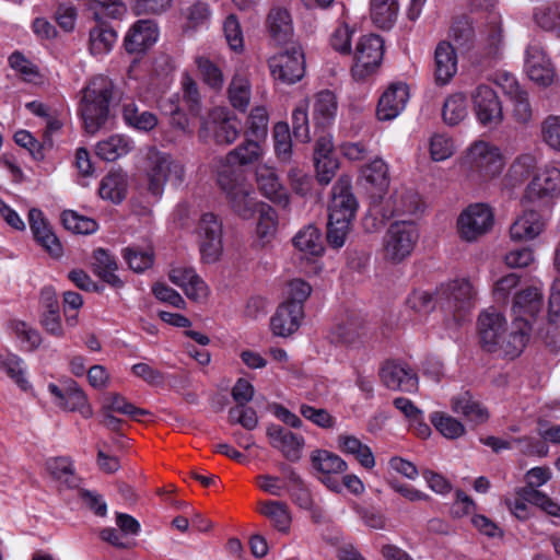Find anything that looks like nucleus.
<instances>
[{"label":"nucleus","instance_id":"nucleus-1","mask_svg":"<svg viewBox=\"0 0 560 560\" xmlns=\"http://www.w3.org/2000/svg\"><path fill=\"white\" fill-rule=\"evenodd\" d=\"M542 304V291L537 285H529L514 293L511 307L513 315L511 339L505 346L506 352L512 357H517L526 346L532 331V322L541 311Z\"/></svg>","mask_w":560,"mask_h":560},{"label":"nucleus","instance_id":"nucleus-2","mask_svg":"<svg viewBox=\"0 0 560 560\" xmlns=\"http://www.w3.org/2000/svg\"><path fill=\"white\" fill-rule=\"evenodd\" d=\"M113 90V82L105 75L93 77L82 89L79 112L89 133H95L105 125Z\"/></svg>","mask_w":560,"mask_h":560},{"label":"nucleus","instance_id":"nucleus-3","mask_svg":"<svg viewBox=\"0 0 560 560\" xmlns=\"http://www.w3.org/2000/svg\"><path fill=\"white\" fill-rule=\"evenodd\" d=\"M217 182L231 210L241 219H252L261 203L244 174L235 168H221Z\"/></svg>","mask_w":560,"mask_h":560},{"label":"nucleus","instance_id":"nucleus-4","mask_svg":"<svg viewBox=\"0 0 560 560\" xmlns=\"http://www.w3.org/2000/svg\"><path fill=\"white\" fill-rule=\"evenodd\" d=\"M462 165L471 182L483 183L501 174L504 161L498 147L478 140L467 149Z\"/></svg>","mask_w":560,"mask_h":560},{"label":"nucleus","instance_id":"nucleus-5","mask_svg":"<svg viewBox=\"0 0 560 560\" xmlns=\"http://www.w3.org/2000/svg\"><path fill=\"white\" fill-rule=\"evenodd\" d=\"M148 190L154 197H161L164 187L170 183L177 188L185 180V170L180 162L170 153L151 148L147 154Z\"/></svg>","mask_w":560,"mask_h":560},{"label":"nucleus","instance_id":"nucleus-6","mask_svg":"<svg viewBox=\"0 0 560 560\" xmlns=\"http://www.w3.org/2000/svg\"><path fill=\"white\" fill-rule=\"evenodd\" d=\"M419 240V230L411 220L393 222L383 237L384 259L399 264L411 255Z\"/></svg>","mask_w":560,"mask_h":560},{"label":"nucleus","instance_id":"nucleus-7","mask_svg":"<svg viewBox=\"0 0 560 560\" xmlns=\"http://www.w3.org/2000/svg\"><path fill=\"white\" fill-rule=\"evenodd\" d=\"M384 56L381 36L366 34L360 37L353 51L351 74L357 81H364L380 68Z\"/></svg>","mask_w":560,"mask_h":560},{"label":"nucleus","instance_id":"nucleus-8","mask_svg":"<svg viewBox=\"0 0 560 560\" xmlns=\"http://www.w3.org/2000/svg\"><path fill=\"white\" fill-rule=\"evenodd\" d=\"M438 301L441 308L452 313L456 319H460L474 307L476 290L469 280L456 279L441 285L438 290Z\"/></svg>","mask_w":560,"mask_h":560},{"label":"nucleus","instance_id":"nucleus-9","mask_svg":"<svg viewBox=\"0 0 560 560\" xmlns=\"http://www.w3.org/2000/svg\"><path fill=\"white\" fill-rule=\"evenodd\" d=\"M272 78L285 84H294L305 74L304 54L299 45H292L268 60Z\"/></svg>","mask_w":560,"mask_h":560},{"label":"nucleus","instance_id":"nucleus-10","mask_svg":"<svg viewBox=\"0 0 560 560\" xmlns=\"http://www.w3.org/2000/svg\"><path fill=\"white\" fill-rule=\"evenodd\" d=\"M492 210L485 203L469 205L457 219V233L466 242H475L493 225Z\"/></svg>","mask_w":560,"mask_h":560},{"label":"nucleus","instance_id":"nucleus-11","mask_svg":"<svg viewBox=\"0 0 560 560\" xmlns=\"http://www.w3.org/2000/svg\"><path fill=\"white\" fill-rule=\"evenodd\" d=\"M372 208L383 219L415 214L420 209V197L412 188L400 186L388 197L375 199Z\"/></svg>","mask_w":560,"mask_h":560},{"label":"nucleus","instance_id":"nucleus-12","mask_svg":"<svg viewBox=\"0 0 560 560\" xmlns=\"http://www.w3.org/2000/svg\"><path fill=\"white\" fill-rule=\"evenodd\" d=\"M505 318L495 310H488L482 312L478 318V329L482 347L487 351H494L501 348L504 353L511 358L506 352V345L509 342L510 334L505 336Z\"/></svg>","mask_w":560,"mask_h":560},{"label":"nucleus","instance_id":"nucleus-13","mask_svg":"<svg viewBox=\"0 0 560 560\" xmlns=\"http://www.w3.org/2000/svg\"><path fill=\"white\" fill-rule=\"evenodd\" d=\"M471 101L477 120L488 128H494L503 120L501 102L494 90L486 84L471 92Z\"/></svg>","mask_w":560,"mask_h":560},{"label":"nucleus","instance_id":"nucleus-14","mask_svg":"<svg viewBox=\"0 0 560 560\" xmlns=\"http://www.w3.org/2000/svg\"><path fill=\"white\" fill-rule=\"evenodd\" d=\"M368 327L365 317L357 312H350L338 319L329 332L330 341L350 348L363 343Z\"/></svg>","mask_w":560,"mask_h":560},{"label":"nucleus","instance_id":"nucleus-15","mask_svg":"<svg viewBox=\"0 0 560 560\" xmlns=\"http://www.w3.org/2000/svg\"><path fill=\"white\" fill-rule=\"evenodd\" d=\"M200 252L207 262L215 261L222 249V222L211 212L203 213L198 223Z\"/></svg>","mask_w":560,"mask_h":560},{"label":"nucleus","instance_id":"nucleus-16","mask_svg":"<svg viewBox=\"0 0 560 560\" xmlns=\"http://www.w3.org/2000/svg\"><path fill=\"white\" fill-rule=\"evenodd\" d=\"M528 201L548 205L560 197V170L551 166L535 175L528 184L526 195Z\"/></svg>","mask_w":560,"mask_h":560},{"label":"nucleus","instance_id":"nucleus-17","mask_svg":"<svg viewBox=\"0 0 560 560\" xmlns=\"http://www.w3.org/2000/svg\"><path fill=\"white\" fill-rule=\"evenodd\" d=\"M358 210V201L352 194L349 180H339L332 187V198L329 205L330 220L335 222H351Z\"/></svg>","mask_w":560,"mask_h":560},{"label":"nucleus","instance_id":"nucleus-18","mask_svg":"<svg viewBox=\"0 0 560 560\" xmlns=\"http://www.w3.org/2000/svg\"><path fill=\"white\" fill-rule=\"evenodd\" d=\"M380 378L392 390L412 393L418 388V377L413 370L396 361H387L382 365Z\"/></svg>","mask_w":560,"mask_h":560},{"label":"nucleus","instance_id":"nucleus-19","mask_svg":"<svg viewBox=\"0 0 560 560\" xmlns=\"http://www.w3.org/2000/svg\"><path fill=\"white\" fill-rule=\"evenodd\" d=\"M266 30L270 42L276 46L295 45L293 21L290 12L280 7L272 8L266 19Z\"/></svg>","mask_w":560,"mask_h":560},{"label":"nucleus","instance_id":"nucleus-20","mask_svg":"<svg viewBox=\"0 0 560 560\" xmlns=\"http://www.w3.org/2000/svg\"><path fill=\"white\" fill-rule=\"evenodd\" d=\"M158 38V24L153 20H139L126 34L124 46L129 54H140L153 46Z\"/></svg>","mask_w":560,"mask_h":560},{"label":"nucleus","instance_id":"nucleus-21","mask_svg":"<svg viewBox=\"0 0 560 560\" xmlns=\"http://www.w3.org/2000/svg\"><path fill=\"white\" fill-rule=\"evenodd\" d=\"M409 100V89L405 83H393L383 93L377 105V117L380 120H392L396 118L406 107Z\"/></svg>","mask_w":560,"mask_h":560},{"label":"nucleus","instance_id":"nucleus-22","mask_svg":"<svg viewBox=\"0 0 560 560\" xmlns=\"http://www.w3.org/2000/svg\"><path fill=\"white\" fill-rule=\"evenodd\" d=\"M272 447L278 448L290 462H298L301 458L304 439L280 425H270L267 429Z\"/></svg>","mask_w":560,"mask_h":560},{"label":"nucleus","instance_id":"nucleus-23","mask_svg":"<svg viewBox=\"0 0 560 560\" xmlns=\"http://www.w3.org/2000/svg\"><path fill=\"white\" fill-rule=\"evenodd\" d=\"M303 318V307L299 303H282L271 317L270 326L276 336L287 337L296 331Z\"/></svg>","mask_w":560,"mask_h":560},{"label":"nucleus","instance_id":"nucleus-24","mask_svg":"<svg viewBox=\"0 0 560 560\" xmlns=\"http://www.w3.org/2000/svg\"><path fill=\"white\" fill-rule=\"evenodd\" d=\"M213 138L219 144L234 142L241 132V121L226 108H215L210 114Z\"/></svg>","mask_w":560,"mask_h":560},{"label":"nucleus","instance_id":"nucleus-25","mask_svg":"<svg viewBox=\"0 0 560 560\" xmlns=\"http://www.w3.org/2000/svg\"><path fill=\"white\" fill-rule=\"evenodd\" d=\"M525 69L528 78L540 85H549L553 80L550 61L538 45L527 47Z\"/></svg>","mask_w":560,"mask_h":560},{"label":"nucleus","instance_id":"nucleus-26","mask_svg":"<svg viewBox=\"0 0 560 560\" xmlns=\"http://www.w3.org/2000/svg\"><path fill=\"white\" fill-rule=\"evenodd\" d=\"M546 228L545 218L537 211H524L510 228L513 241H532L539 236Z\"/></svg>","mask_w":560,"mask_h":560},{"label":"nucleus","instance_id":"nucleus-27","mask_svg":"<svg viewBox=\"0 0 560 560\" xmlns=\"http://www.w3.org/2000/svg\"><path fill=\"white\" fill-rule=\"evenodd\" d=\"M168 278L192 300H200L207 296V285L192 268L174 267L171 269Z\"/></svg>","mask_w":560,"mask_h":560},{"label":"nucleus","instance_id":"nucleus-28","mask_svg":"<svg viewBox=\"0 0 560 560\" xmlns=\"http://www.w3.org/2000/svg\"><path fill=\"white\" fill-rule=\"evenodd\" d=\"M504 40L501 24L497 21L490 22L481 36L479 51L483 62L491 65L499 60L503 55Z\"/></svg>","mask_w":560,"mask_h":560},{"label":"nucleus","instance_id":"nucleus-29","mask_svg":"<svg viewBox=\"0 0 560 560\" xmlns=\"http://www.w3.org/2000/svg\"><path fill=\"white\" fill-rule=\"evenodd\" d=\"M256 182L260 192L273 202L285 205L288 196L273 167L259 165L256 168Z\"/></svg>","mask_w":560,"mask_h":560},{"label":"nucleus","instance_id":"nucleus-30","mask_svg":"<svg viewBox=\"0 0 560 560\" xmlns=\"http://www.w3.org/2000/svg\"><path fill=\"white\" fill-rule=\"evenodd\" d=\"M434 75L436 82L447 83L457 71V56L454 47L446 42H441L434 52Z\"/></svg>","mask_w":560,"mask_h":560},{"label":"nucleus","instance_id":"nucleus-31","mask_svg":"<svg viewBox=\"0 0 560 560\" xmlns=\"http://www.w3.org/2000/svg\"><path fill=\"white\" fill-rule=\"evenodd\" d=\"M452 410L477 424L489 419V412L469 392L459 393L451 400Z\"/></svg>","mask_w":560,"mask_h":560},{"label":"nucleus","instance_id":"nucleus-32","mask_svg":"<svg viewBox=\"0 0 560 560\" xmlns=\"http://www.w3.org/2000/svg\"><path fill=\"white\" fill-rule=\"evenodd\" d=\"M337 110V97L331 91L324 90L314 95L313 120L316 126L322 128L330 126L336 118Z\"/></svg>","mask_w":560,"mask_h":560},{"label":"nucleus","instance_id":"nucleus-33","mask_svg":"<svg viewBox=\"0 0 560 560\" xmlns=\"http://www.w3.org/2000/svg\"><path fill=\"white\" fill-rule=\"evenodd\" d=\"M135 149L133 140L125 135H113L97 142L95 152L97 156L107 162H114L126 156Z\"/></svg>","mask_w":560,"mask_h":560},{"label":"nucleus","instance_id":"nucleus-34","mask_svg":"<svg viewBox=\"0 0 560 560\" xmlns=\"http://www.w3.org/2000/svg\"><path fill=\"white\" fill-rule=\"evenodd\" d=\"M338 447L343 454L352 455L362 467L372 469L375 466V457L371 447L362 443L357 436L340 434Z\"/></svg>","mask_w":560,"mask_h":560},{"label":"nucleus","instance_id":"nucleus-35","mask_svg":"<svg viewBox=\"0 0 560 560\" xmlns=\"http://www.w3.org/2000/svg\"><path fill=\"white\" fill-rule=\"evenodd\" d=\"M264 150L258 140H245L226 155V165L222 168H234V165H250L258 162Z\"/></svg>","mask_w":560,"mask_h":560},{"label":"nucleus","instance_id":"nucleus-36","mask_svg":"<svg viewBox=\"0 0 560 560\" xmlns=\"http://www.w3.org/2000/svg\"><path fill=\"white\" fill-rule=\"evenodd\" d=\"M252 98V85L248 78L241 73H235L228 86V100L231 106L245 113Z\"/></svg>","mask_w":560,"mask_h":560},{"label":"nucleus","instance_id":"nucleus-37","mask_svg":"<svg viewBox=\"0 0 560 560\" xmlns=\"http://www.w3.org/2000/svg\"><path fill=\"white\" fill-rule=\"evenodd\" d=\"M292 242L294 247L306 257L320 256L324 252L320 231L313 224L300 230Z\"/></svg>","mask_w":560,"mask_h":560},{"label":"nucleus","instance_id":"nucleus-38","mask_svg":"<svg viewBox=\"0 0 560 560\" xmlns=\"http://www.w3.org/2000/svg\"><path fill=\"white\" fill-rule=\"evenodd\" d=\"M127 175L121 171L108 173L101 182L100 196L114 203H120L127 195Z\"/></svg>","mask_w":560,"mask_h":560},{"label":"nucleus","instance_id":"nucleus-39","mask_svg":"<svg viewBox=\"0 0 560 560\" xmlns=\"http://www.w3.org/2000/svg\"><path fill=\"white\" fill-rule=\"evenodd\" d=\"M94 272L106 283L114 288L122 287L124 282L115 273L117 264L115 258L105 249L97 248L94 250Z\"/></svg>","mask_w":560,"mask_h":560},{"label":"nucleus","instance_id":"nucleus-40","mask_svg":"<svg viewBox=\"0 0 560 560\" xmlns=\"http://www.w3.org/2000/svg\"><path fill=\"white\" fill-rule=\"evenodd\" d=\"M314 469L320 475H340L348 469L347 463L337 454L316 450L311 455Z\"/></svg>","mask_w":560,"mask_h":560},{"label":"nucleus","instance_id":"nucleus-41","mask_svg":"<svg viewBox=\"0 0 560 560\" xmlns=\"http://www.w3.org/2000/svg\"><path fill=\"white\" fill-rule=\"evenodd\" d=\"M256 212H258L256 235L265 245L276 236L279 223L278 212L271 206L262 202Z\"/></svg>","mask_w":560,"mask_h":560},{"label":"nucleus","instance_id":"nucleus-42","mask_svg":"<svg viewBox=\"0 0 560 560\" xmlns=\"http://www.w3.org/2000/svg\"><path fill=\"white\" fill-rule=\"evenodd\" d=\"M371 18L380 28H390L398 16V0H371Z\"/></svg>","mask_w":560,"mask_h":560},{"label":"nucleus","instance_id":"nucleus-43","mask_svg":"<svg viewBox=\"0 0 560 560\" xmlns=\"http://www.w3.org/2000/svg\"><path fill=\"white\" fill-rule=\"evenodd\" d=\"M361 178L376 190H384L389 185L388 166L384 160L375 158L361 168Z\"/></svg>","mask_w":560,"mask_h":560},{"label":"nucleus","instance_id":"nucleus-44","mask_svg":"<svg viewBox=\"0 0 560 560\" xmlns=\"http://www.w3.org/2000/svg\"><path fill=\"white\" fill-rule=\"evenodd\" d=\"M182 98L179 94L174 93L170 96L162 97L159 106L164 115L171 117V125L183 132H187L189 128V120L182 109Z\"/></svg>","mask_w":560,"mask_h":560},{"label":"nucleus","instance_id":"nucleus-45","mask_svg":"<svg viewBox=\"0 0 560 560\" xmlns=\"http://www.w3.org/2000/svg\"><path fill=\"white\" fill-rule=\"evenodd\" d=\"M125 122L140 131H150L158 125V117L148 110H140L135 103H127L122 107Z\"/></svg>","mask_w":560,"mask_h":560},{"label":"nucleus","instance_id":"nucleus-46","mask_svg":"<svg viewBox=\"0 0 560 560\" xmlns=\"http://www.w3.org/2000/svg\"><path fill=\"white\" fill-rule=\"evenodd\" d=\"M260 513L272 523L277 530L281 533L289 532L292 517L285 503L280 501L264 502Z\"/></svg>","mask_w":560,"mask_h":560},{"label":"nucleus","instance_id":"nucleus-47","mask_svg":"<svg viewBox=\"0 0 560 560\" xmlns=\"http://www.w3.org/2000/svg\"><path fill=\"white\" fill-rule=\"evenodd\" d=\"M117 40L116 32L105 25H96L90 31V51L94 56L108 54Z\"/></svg>","mask_w":560,"mask_h":560},{"label":"nucleus","instance_id":"nucleus-48","mask_svg":"<svg viewBox=\"0 0 560 560\" xmlns=\"http://www.w3.org/2000/svg\"><path fill=\"white\" fill-rule=\"evenodd\" d=\"M273 148L278 161L282 164L292 162V141L287 122H277L273 127Z\"/></svg>","mask_w":560,"mask_h":560},{"label":"nucleus","instance_id":"nucleus-49","mask_svg":"<svg viewBox=\"0 0 560 560\" xmlns=\"http://www.w3.org/2000/svg\"><path fill=\"white\" fill-rule=\"evenodd\" d=\"M59 406L70 411H78L86 419L93 415L86 395L75 383H72L65 389L63 401L59 402Z\"/></svg>","mask_w":560,"mask_h":560},{"label":"nucleus","instance_id":"nucleus-50","mask_svg":"<svg viewBox=\"0 0 560 560\" xmlns=\"http://www.w3.org/2000/svg\"><path fill=\"white\" fill-rule=\"evenodd\" d=\"M122 256L135 272L145 271L154 261V253L150 246H129L122 250Z\"/></svg>","mask_w":560,"mask_h":560},{"label":"nucleus","instance_id":"nucleus-51","mask_svg":"<svg viewBox=\"0 0 560 560\" xmlns=\"http://www.w3.org/2000/svg\"><path fill=\"white\" fill-rule=\"evenodd\" d=\"M196 65L202 81L210 89L221 91L224 84V77L221 68L205 56L197 57Z\"/></svg>","mask_w":560,"mask_h":560},{"label":"nucleus","instance_id":"nucleus-52","mask_svg":"<svg viewBox=\"0 0 560 560\" xmlns=\"http://www.w3.org/2000/svg\"><path fill=\"white\" fill-rule=\"evenodd\" d=\"M442 116L450 126L459 124L467 116V104L464 94L457 93L447 97L443 105Z\"/></svg>","mask_w":560,"mask_h":560},{"label":"nucleus","instance_id":"nucleus-53","mask_svg":"<svg viewBox=\"0 0 560 560\" xmlns=\"http://www.w3.org/2000/svg\"><path fill=\"white\" fill-rule=\"evenodd\" d=\"M430 421L434 428L446 439H457L465 433L464 424L444 412L431 413Z\"/></svg>","mask_w":560,"mask_h":560},{"label":"nucleus","instance_id":"nucleus-54","mask_svg":"<svg viewBox=\"0 0 560 560\" xmlns=\"http://www.w3.org/2000/svg\"><path fill=\"white\" fill-rule=\"evenodd\" d=\"M14 141L18 145L26 149L31 156L37 161H44L46 152L51 149L44 139L39 142L30 131L21 129L14 133Z\"/></svg>","mask_w":560,"mask_h":560},{"label":"nucleus","instance_id":"nucleus-55","mask_svg":"<svg viewBox=\"0 0 560 560\" xmlns=\"http://www.w3.org/2000/svg\"><path fill=\"white\" fill-rule=\"evenodd\" d=\"M535 20L541 28L560 36V0L537 9Z\"/></svg>","mask_w":560,"mask_h":560},{"label":"nucleus","instance_id":"nucleus-56","mask_svg":"<svg viewBox=\"0 0 560 560\" xmlns=\"http://www.w3.org/2000/svg\"><path fill=\"white\" fill-rule=\"evenodd\" d=\"M180 83L183 92L182 102L191 116H199L201 112V97L197 83L189 74L183 75Z\"/></svg>","mask_w":560,"mask_h":560},{"label":"nucleus","instance_id":"nucleus-57","mask_svg":"<svg viewBox=\"0 0 560 560\" xmlns=\"http://www.w3.org/2000/svg\"><path fill=\"white\" fill-rule=\"evenodd\" d=\"M48 471L54 478L67 483L69 487H77V478L73 474L72 462L69 457H55L46 463Z\"/></svg>","mask_w":560,"mask_h":560},{"label":"nucleus","instance_id":"nucleus-58","mask_svg":"<svg viewBox=\"0 0 560 560\" xmlns=\"http://www.w3.org/2000/svg\"><path fill=\"white\" fill-rule=\"evenodd\" d=\"M63 226L78 234H92L97 230V223L93 219L79 215L75 211L66 210L61 214Z\"/></svg>","mask_w":560,"mask_h":560},{"label":"nucleus","instance_id":"nucleus-59","mask_svg":"<svg viewBox=\"0 0 560 560\" xmlns=\"http://www.w3.org/2000/svg\"><path fill=\"white\" fill-rule=\"evenodd\" d=\"M451 37L458 47H470L475 38V30L471 21L467 16L455 20L451 27Z\"/></svg>","mask_w":560,"mask_h":560},{"label":"nucleus","instance_id":"nucleus-60","mask_svg":"<svg viewBox=\"0 0 560 560\" xmlns=\"http://www.w3.org/2000/svg\"><path fill=\"white\" fill-rule=\"evenodd\" d=\"M455 151L453 139L443 133H435L430 140V155L435 162L445 161Z\"/></svg>","mask_w":560,"mask_h":560},{"label":"nucleus","instance_id":"nucleus-61","mask_svg":"<svg viewBox=\"0 0 560 560\" xmlns=\"http://www.w3.org/2000/svg\"><path fill=\"white\" fill-rule=\"evenodd\" d=\"M291 189L301 197H306L312 190V177L299 165H293L288 172Z\"/></svg>","mask_w":560,"mask_h":560},{"label":"nucleus","instance_id":"nucleus-62","mask_svg":"<svg viewBox=\"0 0 560 560\" xmlns=\"http://www.w3.org/2000/svg\"><path fill=\"white\" fill-rule=\"evenodd\" d=\"M1 366L5 373L23 389L30 386L25 378V369L23 361L15 354H8L1 360Z\"/></svg>","mask_w":560,"mask_h":560},{"label":"nucleus","instance_id":"nucleus-63","mask_svg":"<svg viewBox=\"0 0 560 560\" xmlns=\"http://www.w3.org/2000/svg\"><path fill=\"white\" fill-rule=\"evenodd\" d=\"M187 26L190 28L203 27L209 24L211 11L208 3L196 1L185 11Z\"/></svg>","mask_w":560,"mask_h":560},{"label":"nucleus","instance_id":"nucleus-64","mask_svg":"<svg viewBox=\"0 0 560 560\" xmlns=\"http://www.w3.org/2000/svg\"><path fill=\"white\" fill-rule=\"evenodd\" d=\"M436 304H439L438 293L434 298L430 292L424 290H415L407 299V305L419 314H428Z\"/></svg>","mask_w":560,"mask_h":560}]
</instances>
